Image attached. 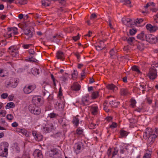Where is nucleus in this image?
Listing matches in <instances>:
<instances>
[{"instance_id": "nucleus-1", "label": "nucleus", "mask_w": 158, "mask_h": 158, "mask_svg": "<svg viewBox=\"0 0 158 158\" xmlns=\"http://www.w3.org/2000/svg\"><path fill=\"white\" fill-rule=\"evenodd\" d=\"M144 139L148 140V142L150 144H152L154 142L155 139L156 137V135L152 133V130L150 128H147L143 135Z\"/></svg>"}, {"instance_id": "nucleus-2", "label": "nucleus", "mask_w": 158, "mask_h": 158, "mask_svg": "<svg viewBox=\"0 0 158 158\" xmlns=\"http://www.w3.org/2000/svg\"><path fill=\"white\" fill-rule=\"evenodd\" d=\"M8 143L7 142H3L0 144V156L6 157L8 154Z\"/></svg>"}, {"instance_id": "nucleus-3", "label": "nucleus", "mask_w": 158, "mask_h": 158, "mask_svg": "<svg viewBox=\"0 0 158 158\" xmlns=\"http://www.w3.org/2000/svg\"><path fill=\"white\" fill-rule=\"evenodd\" d=\"M30 111L34 114H39L41 112V109L39 107H36L35 105L31 104L28 107Z\"/></svg>"}, {"instance_id": "nucleus-4", "label": "nucleus", "mask_w": 158, "mask_h": 158, "mask_svg": "<svg viewBox=\"0 0 158 158\" xmlns=\"http://www.w3.org/2000/svg\"><path fill=\"white\" fill-rule=\"evenodd\" d=\"M55 128L53 124L52 123H48L45 124L43 128V131L45 133L49 132L54 130Z\"/></svg>"}, {"instance_id": "nucleus-5", "label": "nucleus", "mask_w": 158, "mask_h": 158, "mask_svg": "<svg viewBox=\"0 0 158 158\" xmlns=\"http://www.w3.org/2000/svg\"><path fill=\"white\" fill-rule=\"evenodd\" d=\"M147 76L150 79L153 80L157 77V76L156 70L150 68Z\"/></svg>"}, {"instance_id": "nucleus-6", "label": "nucleus", "mask_w": 158, "mask_h": 158, "mask_svg": "<svg viewBox=\"0 0 158 158\" xmlns=\"http://www.w3.org/2000/svg\"><path fill=\"white\" fill-rule=\"evenodd\" d=\"M36 88L35 85H26L23 89V92L26 94H28L32 92Z\"/></svg>"}, {"instance_id": "nucleus-7", "label": "nucleus", "mask_w": 158, "mask_h": 158, "mask_svg": "<svg viewBox=\"0 0 158 158\" xmlns=\"http://www.w3.org/2000/svg\"><path fill=\"white\" fill-rule=\"evenodd\" d=\"M32 101L35 104V105L36 104H37L38 106H41L44 103L43 98L40 97H34L32 99Z\"/></svg>"}, {"instance_id": "nucleus-8", "label": "nucleus", "mask_w": 158, "mask_h": 158, "mask_svg": "<svg viewBox=\"0 0 158 158\" xmlns=\"http://www.w3.org/2000/svg\"><path fill=\"white\" fill-rule=\"evenodd\" d=\"M158 40L157 37L152 34H148L146 41L152 44H155Z\"/></svg>"}, {"instance_id": "nucleus-9", "label": "nucleus", "mask_w": 158, "mask_h": 158, "mask_svg": "<svg viewBox=\"0 0 158 158\" xmlns=\"http://www.w3.org/2000/svg\"><path fill=\"white\" fill-rule=\"evenodd\" d=\"M25 35H26L25 38L27 40H29L32 37L33 35V32L29 28H25L24 30Z\"/></svg>"}, {"instance_id": "nucleus-10", "label": "nucleus", "mask_w": 158, "mask_h": 158, "mask_svg": "<svg viewBox=\"0 0 158 158\" xmlns=\"http://www.w3.org/2000/svg\"><path fill=\"white\" fill-rule=\"evenodd\" d=\"M108 98L109 99V104L111 105V106L116 107L119 104V102H115V100L112 96H109L108 97Z\"/></svg>"}, {"instance_id": "nucleus-11", "label": "nucleus", "mask_w": 158, "mask_h": 158, "mask_svg": "<svg viewBox=\"0 0 158 158\" xmlns=\"http://www.w3.org/2000/svg\"><path fill=\"white\" fill-rule=\"evenodd\" d=\"M123 40L125 41H127L129 44L133 46L134 45V44L135 41V38L133 37H125L123 39Z\"/></svg>"}, {"instance_id": "nucleus-12", "label": "nucleus", "mask_w": 158, "mask_h": 158, "mask_svg": "<svg viewBox=\"0 0 158 158\" xmlns=\"http://www.w3.org/2000/svg\"><path fill=\"white\" fill-rule=\"evenodd\" d=\"M146 28L151 32H154L158 29V27L156 26H152L150 24H148L146 26Z\"/></svg>"}, {"instance_id": "nucleus-13", "label": "nucleus", "mask_w": 158, "mask_h": 158, "mask_svg": "<svg viewBox=\"0 0 158 158\" xmlns=\"http://www.w3.org/2000/svg\"><path fill=\"white\" fill-rule=\"evenodd\" d=\"M147 34L145 33L144 32L142 31L137 36V38L142 40H146Z\"/></svg>"}, {"instance_id": "nucleus-14", "label": "nucleus", "mask_w": 158, "mask_h": 158, "mask_svg": "<svg viewBox=\"0 0 158 158\" xmlns=\"http://www.w3.org/2000/svg\"><path fill=\"white\" fill-rule=\"evenodd\" d=\"M33 155L36 158H43L41 152L39 150H36L33 153Z\"/></svg>"}, {"instance_id": "nucleus-15", "label": "nucleus", "mask_w": 158, "mask_h": 158, "mask_svg": "<svg viewBox=\"0 0 158 158\" xmlns=\"http://www.w3.org/2000/svg\"><path fill=\"white\" fill-rule=\"evenodd\" d=\"M59 155V153L56 150H52L49 152V155L51 157L56 158Z\"/></svg>"}, {"instance_id": "nucleus-16", "label": "nucleus", "mask_w": 158, "mask_h": 158, "mask_svg": "<svg viewBox=\"0 0 158 158\" xmlns=\"http://www.w3.org/2000/svg\"><path fill=\"white\" fill-rule=\"evenodd\" d=\"M81 143H77L75 144L74 148L75 149V152L76 154H78L80 152V150L81 148Z\"/></svg>"}, {"instance_id": "nucleus-17", "label": "nucleus", "mask_w": 158, "mask_h": 158, "mask_svg": "<svg viewBox=\"0 0 158 158\" xmlns=\"http://www.w3.org/2000/svg\"><path fill=\"white\" fill-rule=\"evenodd\" d=\"M55 107L57 109H62L64 107L63 102H57L55 104Z\"/></svg>"}, {"instance_id": "nucleus-18", "label": "nucleus", "mask_w": 158, "mask_h": 158, "mask_svg": "<svg viewBox=\"0 0 158 158\" xmlns=\"http://www.w3.org/2000/svg\"><path fill=\"white\" fill-rule=\"evenodd\" d=\"M89 98L87 97H83L82 99V104L84 105H88L89 103Z\"/></svg>"}, {"instance_id": "nucleus-19", "label": "nucleus", "mask_w": 158, "mask_h": 158, "mask_svg": "<svg viewBox=\"0 0 158 158\" xmlns=\"http://www.w3.org/2000/svg\"><path fill=\"white\" fill-rule=\"evenodd\" d=\"M78 116V115H77L76 116L74 117L73 118L72 123L76 127H77L78 126L79 123V120L77 118Z\"/></svg>"}, {"instance_id": "nucleus-20", "label": "nucleus", "mask_w": 158, "mask_h": 158, "mask_svg": "<svg viewBox=\"0 0 158 158\" xmlns=\"http://www.w3.org/2000/svg\"><path fill=\"white\" fill-rule=\"evenodd\" d=\"M80 85L77 83H74L71 86V88L72 90L75 91H78L80 89Z\"/></svg>"}, {"instance_id": "nucleus-21", "label": "nucleus", "mask_w": 158, "mask_h": 158, "mask_svg": "<svg viewBox=\"0 0 158 158\" xmlns=\"http://www.w3.org/2000/svg\"><path fill=\"white\" fill-rule=\"evenodd\" d=\"M64 53L60 51H58L56 53V57L58 59L63 60L64 59Z\"/></svg>"}, {"instance_id": "nucleus-22", "label": "nucleus", "mask_w": 158, "mask_h": 158, "mask_svg": "<svg viewBox=\"0 0 158 158\" xmlns=\"http://www.w3.org/2000/svg\"><path fill=\"white\" fill-rule=\"evenodd\" d=\"M106 87L109 89L113 90L114 91H116L118 89L117 87L112 84L108 85Z\"/></svg>"}, {"instance_id": "nucleus-23", "label": "nucleus", "mask_w": 158, "mask_h": 158, "mask_svg": "<svg viewBox=\"0 0 158 158\" xmlns=\"http://www.w3.org/2000/svg\"><path fill=\"white\" fill-rule=\"evenodd\" d=\"M120 94L121 95L126 96L129 94V92L126 89L122 88L120 89Z\"/></svg>"}, {"instance_id": "nucleus-24", "label": "nucleus", "mask_w": 158, "mask_h": 158, "mask_svg": "<svg viewBox=\"0 0 158 158\" xmlns=\"http://www.w3.org/2000/svg\"><path fill=\"white\" fill-rule=\"evenodd\" d=\"M51 0H44L42 1V5L46 6H49L51 4Z\"/></svg>"}, {"instance_id": "nucleus-25", "label": "nucleus", "mask_w": 158, "mask_h": 158, "mask_svg": "<svg viewBox=\"0 0 158 158\" xmlns=\"http://www.w3.org/2000/svg\"><path fill=\"white\" fill-rule=\"evenodd\" d=\"M19 81V79H16L14 80V82L11 81V85H10V87L14 88H15L18 85Z\"/></svg>"}, {"instance_id": "nucleus-26", "label": "nucleus", "mask_w": 158, "mask_h": 158, "mask_svg": "<svg viewBox=\"0 0 158 158\" xmlns=\"http://www.w3.org/2000/svg\"><path fill=\"white\" fill-rule=\"evenodd\" d=\"M8 49L10 50L9 52L10 54H12L14 52H15L16 54H17V50L18 49L17 48H16L13 46H11Z\"/></svg>"}, {"instance_id": "nucleus-27", "label": "nucleus", "mask_w": 158, "mask_h": 158, "mask_svg": "<svg viewBox=\"0 0 158 158\" xmlns=\"http://www.w3.org/2000/svg\"><path fill=\"white\" fill-rule=\"evenodd\" d=\"M98 110L97 106H92L90 109L91 111L93 114L95 115L96 114Z\"/></svg>"}, {"instance_id": "nucleus-28", "label": "nucleus", "mask_w": 158, "mask_h": 158, "mask_svg": "<svg viewBox=\"0 0 158 158\" xmlns=\"http://www.w3.org/2000/svg\"><path fill=\"white\" fill-rule=\"evenodd\" d=\"M118 150L117 147H115L112 150V155L111 158L114 157L118 153Z\"/></svg>"}, {"instance_id": "nucleus-29", "label": "nucleus", "mask_w": 158, "mask_h": 158, "mask_svg": "<svg viewBox=\"0 0 158 158\" xmlns=\"http://www.w3.org/2000/svg\"><path fill=\"white\" fill-rule=\"evenodd\" d=\"M39 69L36 68H34L32 69L31 72L33 74L36 75L39 74Z\"/></svg>"}, {"instance_id": "nucleus-30", "label": "nucleus", "mask_w": 158, "mask_h": 158, "mask_svg": "<svg viewBox=\"0 0 158 158\" xmlns=\"http://www.w3.org/2000/svg\"><path fill=\"white\" fill-rule=\"evenodd\" d=\"M107 102L105 101L103 104L104 105V110L107 112H108L110 110V108L108 107V106H107Z\"/></svg>"}, {"instance_id": "nucleus-31", "label": "nucleus", "mask_w": 158, "mask_h": 158, "mask_svg": "<svg viewBox=\"0 0 158 158\" xmlns=\"http://www.w3.org/2000/svg\"><path fill=\"white\" fill-rule=\"evenodd\" d=\"M137 49L140 51H142L144 49V44L142 43H139L137 45Z\"/></svg>"}, {"instance_id": "nucleus-32", "label": "nucleus", "mask_w": 158, "mask_h": 158, "mask_svg": "<svg viewBox=\"0 0 158 158\" xmlns=\"http://www.w3.org/2000/svg\"><path fill=\"white\" fill-rule=\"evenodd\" d=\"M8 31L7 32V34L4 35V36L6 38H9L12 36V32H10L11 31V28H8Z\"/></svg>"}, {"instance_id": "nucleus-33", "label": "nucleus", "mask_w": 158, "mask_h": 158, "mask_svg": "<svg viewBox=\"0 0 158 158\" xmlns=\"http://www.w3.org/2000/svg\"><path fill=\"white\" fill-rule=\"evenodd\" d=\"M152 151H149L148 152H147L143 158H150L151 156V153Z\"/></svg>"}, {"instance_id": "nucleus-34", "label": "nucleus", "mask_w": 158, "mask_h": 158, "mask_svg": "<svg viewBox=\"0 0 158 158\" xmlns=\"http://www.w3.org/2000/svg\"><path fill=\"white\" fill-rule=\"evenodd\" d=\"M129 21H131V19L129 18H123L122 19V22L126 25H128L127 23Z\"/></svg>"}, {"instance_id": "nucleus-35", "label": "nucleus", "mask_w": 158, "mask_h": 158, "mask_svg": "<svg viewBox=\"0 0 158 158\" xmlns=\"http://www.w3.org/2000/svg\"><path fill=\"white\" fill-rule=\"evenodd\" d=\"M35 139L38 141H41L43 138V136L42 135L39 134H38L36 137H35Z\"/></svg>"}, {"instance_id": "nucleus-36", "label": "nucleus", "mask_w": 158, "mask_h": 158, "mask_svg": "<svg viewBox=\"0 0 158 158\" xmlns=\"http://www.w3.org/2000/svg\"><path fill=\"white\" fill-rule=\"evenodd\" d=\"M15 106L14 103L13 102H10L8 103L6 105V107H8V108H13Z\"/></svg>"}, {"instance_id": "nucleus-37", "label": "nucleus", "mask_w": 158, "mask_h": 158, "mask_svg": "<svg viewBox=\"0 0 158 158\" xmlns=\"http://www.w3.org/2000/svg\"><path fill=\"white\" fill-rule=\"evenodd\" d=\"M78 73L75 70H74L73 73L72 74V78L73 80H75L77 76Z\"/></svg>"}, {"instance_id": "nucleus-38", "label": "nucleus", "mask_w": 158, "mask_h": 158, "mask_svg": "<svg viewBox=\"0 0 158 158\" xmlns=\"http://www.w3.org/2000/svg\"><path fill=\"white\" fill-rule=\"evenodd\" d=\"M11 31L14 35H16L18 33L17 31V28L16 27H14L11 28Z\"/></svg>"}, {"instance_id": "nucleus-39", "label": "nucleus", "mask_w": 158, "mask_h": 158, "mask_svg": "<svg viewBox=\"0 0 158 158\" xmlns=\"http://www.w3.org/2000/svg\"><path fill=\"white\" fill-rule=\"evenodd\" d=\"M110 57L111 58H114V57H113V56L116 55V52H115L114 49H112L110 51Z\"/></svg>"}, {"instance_id": "nucleus-40", "label": "nucleus", "mask_w": 158, "mask_h": 158, "mask_svg": "<svg viewBox=\"0 0 158 158\" xmlns=\"http://www.w3.org/2000/svg\"><path fill=\"white\" fill-rule=\"evenodd\" d=\"M98 92L97 91L94 92L92 94V98L93 99H95L98 96Z\"/></svg>"}, {"instance_id": "nucleus-41", "label": "nucleus", "mask_w": 158, "mask_h": 158, "mask_svg": "<svg viewBox=\"0 0 158 158\" xmlns=\"http://www.w3.org/2000/svg\"><path fill=\"white\" fill-rule=\"evenodd\" d=\"M132 69L133 70L135 71L138 73H140V71L138 67L134 65L132 67Z\"/></svg>"}, {"instance_id": "nucleus-42", "label": "nucleus", "mask_w": 158, "mask_h": 158, "mask_svg": "<svg viewBox=\"0 0 158 158\" xmlns=\"http://www.w3.org/2000/svg\"><path fill=\"white\" fill-rule=\"evenodd\" d=\"M143 21V19H136L134 22L135 25L137 23L139 24L141 23Z\"/></svg>"}, {"instance_id": "nucleus-43", "label": "nucleus", "mask_w": 158, "mask_h": 158, "mask_svg": "<svg viewBox=\"0 0 158 158\" xmlns=\"http://www.w3.org/2000/svg\"><path fill=\"white\" fill-rule=\"evenodd\" d=\"M127 24L128 25H126V26L130 27H132L134 26V25H135L134 23V22L133 23L132 22V20L131 19V21H129L127 22Z\"/></svg>"}, {"instance_id": "nucleus-44", "label": "nucleus", "mask_w": 158, "mask_h": 158, "mask_svg": "<svg viewBox=\"0 0 158 158\" xmlns=\"http://www.w3.org/2000/svg\"><path fill=\"white\" fill-rule=\"evenodd\" d=\"M107 154L108 157L111 156V154H112V149L111 148H110L108 150L107 152Z\"/></svg>"}, {"instance_id": "nucleus-45", "label": "nucleus", "mask_w": 158, "mask_h": 158, "mask_svg": "<svg viewBox=\"0 0 158 158\" xmlns=\"http://www.w3.org/2000/svg\"><path fill=\"white\" fill-rule=\"evenodd\" d=\"M95 47L96 50L98 51H100L104 48V47L103 46H101L100 45L95 46Z\"/></svg>"}, {"instance_id": "nucleus-46", "label": "nucleus", "mask_w": 158, "mask_h": 158, "mask_svg": "<svg viewBox=\"0 0 158 158\" xmlns=\"http://www.w3.org/2000/svg\"><path fill=\"white\" fill-rule=\"evenodd\" d=\"M14 147L17 152L19 153L20 151V149L19 147L18 146V144L17 143L14 144Z\"/></svg>"}, {"instance_id": "nucleus-47", "label": "nucleus", "mask_w": 158, "mask_h": 158, "mask_svg": "<svg viewBox=\"0 0 158 158\" xmlns=\"http://www.w3.org/2000/svg\"><path fill=\"white\" fill-rule=\"evenodd\" d=\"M150 68H152L153 69H155L157 70L156 68L158 69V63L153 64L152 65V67Z\"/></svg>"}, {"instance_id": "nucleus-48", "label": "nucleus", "mask_w": 158, "mask_h": 158, "mask_svg": "<svg viewBox=\"0 0 158 158\" xmlns=\"http://www.w3.org/2000/svg\"><path fill=\"white\" fill-rule=\"evenodd\" d=\"M136 32V30L134 29H131L129 30V34L130 35H134Z\"/></svg>"}, {"instance_id": "nucleus-49", "label": "nucleus", "mask_w": 158, "mask_h": 158, "mask_svg": "<svg viewBox=\"0 0 158 158\" xmlns=\"http://www.w3.org/2000/svg\"><path fill=\"white\" fill-rule=\"evenodd\" d=\"M58 114H55L54 113H51L50 114H48V116L51 118H56Z\"/></svg>"}, {"instance_id": "nucleus-50", "label": "nucleus", "mask_w": 158, "mask_h": 158, "mask_svg": "<svg viewBox=\"0 0 158 158\" xmlns=\"http://www.w3.org/2000/svg\"><path fill=\"white\" fill-rule=\"evenodd\" d=\"M18 3L20 5H24L27 3L26 0H18Z\"/></svg>"}, {"instance_id": "nucleus-51", "label": "nucleus", "mask_w": 158, "mask_h": 158, "mask_svg": "<svg viewBox=\"0 0 158 158\" xmlns=\"http://www.w3.org/2000/svg\"><path fill=\"white\" fill-rule=\"evenodd\" d=\"M123 4L126 5H129V6L131 7L130 4L131 3V1L130 0H125L123 1Z\"/></svg>"}, {"instance_id": "nucleus-52", "label": "nucleus", "mask_w": 158, "mask_h": 158, "mask_svg": "<svg viewBox=\"0 0 158 158\" xmlns=\"http://www.w3.org/2000/svg\"><path fill=\"white\" fill-rule=\"evenodd\" d=\"M83 130L80 127L78 128L77 130V133L78 135H81L83 133Z\"/></svg>"}, {"instance_id": "nucleus-53", "label": "nucleus", "mask_w": 158, "mask_h": 158, "mask_svg": "<svg viewBox=\"0 0 158 158\" xmlns=\"http://www.w3.org/2000/svg\"><path fill=\"white\" fill-rule=\"evenodd\" d=\"M120 135L122 137H125L127 135V133L126 131L122 130L120 131Z\"/></svg>"}, {"instance_id": "nucleus-54", "label": "nucleus", "mask_w": 158, "mask_h": 158, "mask_svg": "<svg viewBox=\"0 0 158 158\" xmlns=\"http://www.w3.org/2000/svg\"><path fill=\"white\" fill-rule=\"evenodd\" d=\"M136 102L134 99H132L131 101V105L133 107H134L135 105Z\"/></svg>"}, {"instance_id": "nucleus-55", "label": "nucleus", "mask_w": 158, "mask_h": 158, "mask_svg": "<svg viewBox=\"0 0 158 158\" xmlns=\"http://www.w3.org/2000/svg\"><path fill=\"white\" fill-rule=\"evenodd\" d=\"M96 125V124H95L93 123H91L89 125V127L90 129H94L95 128V127Z\"/></svg>"}, {"instance_id": "nucleus-56", "label": "nucleus", "mask_w": 158, "mask_h": 158, "mask_svg": "<svg viewBox=\"0 0 158 158\" xmlns=\"http://www.w3.org/2000/svg\"><path fill=\"white\" fill-rule=\"evenodd\" d=\"M6 118L10 120H11L13 118V116L10 114L7 115Z\"/></svg>"}, {"instance_id": "nucleus-57", "label": "nucleus", "mask_w": 158, "mask_h": 158, "mask_svg": "<svg viewBox=\"0 0 158 158\" xmlns=\"http://www.w3.org/2000/svg\"><path fill=\"white\" fill-rule=\"evenodd\" d=\"M4 70L3 69H0V76L2 77H4L6 75L3 74Z\"/></svg>"}, {"instance_id": "nucleus-58", "label": "nucleus", "mask_w": 158, "mask_h": 158, "mask_svg": "<svg viewBox=\"0 0 158 158\" xmlns=\"http://www.w3.org/2000/svg\"><path fill=\"white\" fill-rule=\"evenodd\" d=\"M154 21L156 23H158V13L154 16Z\"/></svg>"}, {"instance_id": "nucleus-59", "label": "nucleus", "mask_w": 158, "mask_h": 158, "mask_svg": "<svg viewBox=\"0 0 158 158\" xmlns=\"http://www.w3.org/2000/svg\"><path fill=\"white\" fill-rule=\"evenodd\" d=\"M32 44H24L23 46V47L24 49H28V48L31 46H32Z\"/></svg>"}, {"instance_id": "nucleus-60", "label": "nucleus", "mask_w": 158, "mask_h": 158, "mask_svg": "<svg viewBox=\"0 0 158 158\" xmlns=\"http://www.w3.org/2000/svg\"><path fill=\"white\" fill-rule=\"evenodd\" d=\"M8 94L7 93H4L1 95V98H2L5 99L7 97Z\"/></svg>"}, {"instance_id": "nucleus-61", "label": "nucleus", "mask_w": 158, "mask_h": 158, "mask_svg": "<svg viewBox=\"0 0 158 158\" xmlns=\"http://www.w3.org/2000/svg\"><path fill=\"white\" fill-rule=\"evenodd\" d=\"M29 53L30 54L34 55L35 54V52L33 49H30L29 50Z\"/></svg>"}, {"instance_id": "nucleus-62", "label": "nucleus", "mask_w": 158, "mask_h": 158, "mask_svg": "<svg viewBox=\"0 0 158 158\" xmlns=\"http://www.w3.org/2000/svg\"><path fill=\"white\" fill-rule=\"evenodd\" d=\"M97 17V15L94 13H93L91 14L90 16V19H93L96 18Z\"/></svg>"}, {"instance_id": "nucleus-63", "label": "nucleus", "mask_w": 158, "mask_h": 158, "mask_svg": "<svg viewBox=\"0 0 158 158\" xmlns=\"http://www.w3.org/2000/svg\"><path fill=\"white\" fill-rule=\"evenodd\" d=\"M117 126V123H115L113 122V123L110 126V128L112 127L115 128V127H116Z\"/></svg>"}, {"instance_id": "nucleus-64", "label": "nucleus", "mask_w": 158, "mask_h": 158, "mask_svg": "<svg viewBox=\"0 0 158 158\" xmlns=\"http://www.w3.org/2000/svg\"><path fill=\"white\" fill-rule=\"evenodd\" d=\"M150 10L153 12H156L158 10L157 8H154L153 7H150Z\"/></svg>"}]
</instances>
